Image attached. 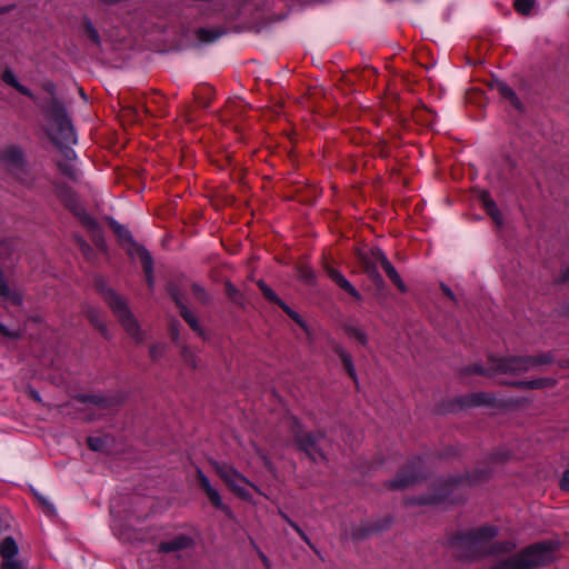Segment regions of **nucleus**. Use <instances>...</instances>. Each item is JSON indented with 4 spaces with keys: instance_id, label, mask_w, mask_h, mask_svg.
Here are the masks:
<instances>
[{
    "instance_id": "1",
    "label": "nucleus",
    "mask_w": 569,
    "mask_h": 569,
    "mask_svg": "<svg viewBox=\"0 0 569 569\" xmlns=\"http://www.w3.org/2000/svg\"><path fill=\"white\" fill-rule=\"evenodd\" d=\"M552 361L549 355L515 357L493 360L489 368L479 365H472L465 369L466 373H478L482 376H497L500 373H522L532 369L540 368Z\"/></svg>"
},
{
    "instance_id": "2",
    "label": "nucleus",
    "mask_w": 569,
    "mask_h": 569,
    "mask_svg": "<svg viewBox=\"0 0 569 569\" xmlns=\"http://www.w3.org/2000/svg\"><path fill=\"white\" fill-rule=\"evenodd\" d=\"M359 257L365 266L366 272L377 286H382V278L378 272V267L380 266L400 291L405 292L407 290L399 273L380 249L376 248L361 251L359 252Z\"/></svg>"
},
{
    "instance_id": "3",
    "label": "nucleus",
    "mask_w": 569,
    "mask_h": 569,
    "mask_svg": "<svg viewBox=\"0 0 569 569\" xmlns=\"http://www.w3.org/2000/svg\"><path fill=\"white\" fill-rule=\"evenodd\" d=\"M49 134L58 146H68L76 142V133L64 108L53 102L49 110Z\"/></svg>"
},
{
    "instance_id": "4",
    "label": "nucleus",
    "mask_w": 569,
    "mask_h": 569,
    "mask_svg": "<svg viewBox=\"0 0 569 569\" xmlns=\"http://www.w3.org/2000/svg\"><path fill=\"white\" fill-rule=\"evenodd\" d=\"M104 299L109 307L114 312L126 332L137 342L144 339V332L140 329L138 320L132 312L128 309L126 302L113 290L108 289L104 292Z\"/></svg>"
},
{
    "instance_id": "5",
    "label": "nucleus",
    "mask_w": 569,
    "mask_h": 569,
    "mask_svg": "<svg viewBox=\"0 0 569 569\" xmlns=\"http://www.w3.org/2000/svg\"><path fill=\"white\" fill-rule=\"evenodd\" d=\"M216 473L224 481L231 491L243 500L250 501L251 495L247 487H252L256 491L260 492L259 488L251 483L237 469L228 465L213 462Z\"/></svg>"
},
{
    "instance_id": "6",
    "label": "nucleus",
    "mask_w": 569,
    "mask_h": 569,
    "mask_svg": "<svg viewBox=\"0 0 569 569\" xmlns=\"http://www.w3.org/2000/svg\"><path fill=\"white\" fill-rule=\"evenodd\" d=\"M295 439L300 447L313 461L318 462L325 459L323 452L318 447L319 440L323 437L322 433H308L303 432L301 426L293 420Z\"/></svg>"
},
{
    "instance_id": "7",
    "label": "nucleus",
    "mask_w": 569,
    "mask_h": 569,
    "mask_svg": "<svg viewBox=\"0 0 569 569\" xmlns=\"http://www.w3.org/2000/svg\"><path fill=\"white\" fill-rule=\"evenodd\" d=\"M197 478L200 489L206 493L207 498L212 503V506L222 511L226 516L231 518V508L223 502L219 490L212 486L209 478L201 470L197 471Z\"/></svg>"
},
{
    "instance_id": "8",
    "label": "nucleus",
    "mask_w": 569,
    "mask_h": 569,
    "mask_svg": "<svg viewBox=\"0 0 569 569\" xmlns=\"http://www.w3.org/2000/svg\"><path fill=\"white\" fill-rule=\"evenodd\" d=\"M132 248H129L128 251L131 256L136 254L141 263H142V267H143V270H144V273H146V278H147V281H148V284L149 287H152L153 286V280H152V259H151V256L149 254V252L137 246V244H131Z\"/></svg>"
},
{
    "instance_id": "9",
    "label": "nucleus",
    "mask_w": 569,
    "mask_h": 569,
    "mask_svg": "<svg viewBox=\"0 0 569 569\" xmlns=\"http://www.w3.org/2000/svg\"><path fill=\"white\" fill-rule=\"evenodd\" d=\"M478 197L479 201L481 202L488 214L496 222V224L501 226L503 223L502 213L497 208V204L491 199L490 194L487 191H480Z\"/></svg>"
},
{
    "instance_id": "10",
    "label": "nucleus",
    "mask_w": 569,
    "mask_h": 569,
    "mask_svg": "<svg viewBox=\"0 0 569 569\" xmlns=\"http://www.w3.org/2000/svg\"><path fill=\"white\" fill-rule=\"evenodd\" d=\"M326 271L328 276L346 292H348L350 296L356 298L357 300L360 299V295L357 291V289L345 278L342 273H340L338 270L331 267H327Z\"/></svg>"
},
{
    "instance_id": "11",
    "label": "nucleus",
    "mask_w": 569,
    "mask_h": 569,
    "mask_svg": "<svg viewBox=\"0 0 569 569\" xmlns=\"http://www.w3.org/2000/svg\"><path fill=\"white\" fill-rule=\"evenodd\" d=\"M63 156V160H58V167L59 169L68 177L74 178L77 173L76 168V153L70 149H64L61 151Z\"/></svg>"
},
{
    "instance_id": "12",
    "label": "nucleus",
    "mask_w": 569,
    "mask_h": 569,
    "mask_svg": "<svg viewBox=\"0 0 569 569\" xmlns=\"http://www.w3.org/2000/svg\"><path fill=\"white\" fill-rule=\"evenodd\" d=\"M1 78L6 84L14 88L21 94L27 96V97H32V92L27 87H24L23 84H21L19 82L18 78L16 77V74L12 70L6 69L2 72Z\"/></svg>"
},
{
    "instance_id": "13",
    "label": "nucleus",
    "mask_w": 569,
    "mask_h": 569,
    "mask_svg": "<svg viewBox=\"0 0 569 569\" xmlns=\"http://www.w3.org/2000/svg\"><path fill=\"white\" fill-rule=\"evenodd\" d=\"M200 542V536L197 530H189L180 535V551H190Z\"/></svg>"
},
{
    "instance_id": "14",
    "label": "nucleus",
    "mask_w": 569,
    "mask_h": 569,
    "mask_svg": "<svg viewBox=\"0 0 569 569\" xmlns=\"http://www.w3.org/2000/svg\"><path fill=\"white\" fill-rule=\"evenodd\" d=\"M18 553V546L16 541L8 537L0 543V555L2 560L13 559Z\"/></svg>"
},
{
    "instance_id": "15",
    "label": "nucleus",
    "mask_w": 569,
    "mask_h": 569,
    "mask_svg": "<svg viewBox=\"0 0 569 569\" xmlns=\"http://www.w3.org/2000/svg\"><path fill=\"white\" fill-rule=\"evenodd\" d=\"M336 352H337L338 357L340 358V360H341L345 369L349 373V376L351 378H356V369H355V366L352 362L351 355L341 347H337Z\"/></svg>"
},
{
    "instance_id": "16",
    "label": "nucleus",
    "mask_w": 569,
    "mask_h": 569,
    "mask_svg": "<svg viewBox=\"0 0 569 569\" xmlns=\"http://www.w3.org/2000/svg\"><path fill=\"white\" fill-rule=\"evenodd\" d=\"M555 383L553 379L545 378V379H533V380H527V381H520L516 385L523 389H540L545 387L552 386Z\"/></svg>"
},
{
    "instance_id": "17",
    "label": "nucleus",
    "mask_w": 569,
    "mask_h": 569,
    "mask_svg": "<svg viewBox=\"0 0 569 569\" xmlns=\"http://www.w3.org/2000/svg\"><path fill=\"white\" fill-rule=\"evenodd\" d=\"M346 332L349 338L353 339L355 341L359 342L362 346H366L368 342V337L365 330H362L359 327L350 326L346 328Z\"/></svg>"
},
{
    "instance_id": "18",
    "label": "nucleus",
    "mask_w": 569,
    "mask_h": 569,
    "mask_svg": "<svg viewBox=\"0 0 569 569\" xmlns=\"http://www.w3.org/2000/svg\"><path fill=\"white\" fill-rule=\"evenodd\" d=\"M498 90H499L500 94H501L505 99L509 100V101H510V103H511L515 108H517V109H521V104H520V102H519V100H518V98H517V96H516L515 91H513L510 87H508V86H507V84H505V83H500V84L498 86Z\"/></svg>"
},
{
    "instance_id": "19",
    "label": "nucleus",
    "mask_w": 569,
    "mask_h": 569,
    "mask_svg": "<svg viewBox=\"0 0 569 569\" xmlns=\"http://www.w3.org/2000/svg\"><path fill=\"white\" fill-rule=\"evenodd\" d=\"M493 401V397L489 393H475L468 399V405L470 406H485L491 405Z\"/></svg>"
},
{
    "instance_id": "20",
    "label": "nucleus",
    "mask_w": 569,
    "mask_h": 569,
    "mask_svg": "<svg viewBox=\"0 0 569 569\" xmlns=\"http://www.w3.org/2000/svg\"><path fill=\"white\" fill-rule=\"evenodd\" d=\"M180 316L183 317V319L192 330H194L199 335H202L201 327L192 312L184 310L180 307Z\"/></svg>"
},
{
    "instance_id": "21",
    "label": "nucleus",
    "mask_w": 569,
    "mask_h": 569,
    "mask_svg": "<svg viewBox=\"0 0 569 569\" xmlns=\"http://www.w3.org/2000/svg\"><path fill=\"white\" fill-rule=\"evenodd\" d=\"M226 293L230 300L237 305H243L242 293L229 281L224 283Z\"/></svg>"
},
{
    "instance_id": "22",
    "label": "nucleus",
    "mask_w": 569,
    "mask_h": 569,
    "mask_svg": "<svg viewBox=\"0 0 569 569\" xmlns=\"http://www.w3.org/2000/svg\"><path fill=\"white\" fill-rule=\"evenodd\" d=\"M535 6L536 0H515V9L520 14H529Z\"/></svg>"
},
{
    "instance_id": "23",
    "label": "nucleus",
    "mask_w": 569,
    "mask_h": 569,
    "mask_svg": "<svg viewBox=\"0 0 569 569\" xmlns=\"http://www.w3.org/2000/svg\"><path fill=\"white\" fill-rule=\"evenodd\" d=\"M416 481V477H405L403 475L398 476L391 483L392 488L403 489L412 485Z\"/></svg>"
},
{
    "instance_id": "24",
    "label": "nucleus",
    "mask_w": 569,
    "mask_h": 569,
    "mask_svg": "<svg viewBox=\"0 0 569 569\" xmlns=\"http://www.w3.org/2000/svg\"><path fill=\"white\" fill-rule=\"evenodd\" d=\"M111 227L122 241L131 243V234L123 226L119 224L118 222H112Z\"/></svg>"
},
{
    "instance_id": "25",
    "label": "nucleus",
    "mask_w": 569,
    "mask_h": 569,
    "mask_svg": "<svg viewBox=\"0 0 569 569\" xmlns=\"http://www.w3.org/2000/svg\"><path fill=\"white\" fill-rule=\"evenodd\" d=\"M180 360H183V362L189 366L190 368H196L197 361L193 352H191L188 349H181L180 348Z\"/></svg>"
},
{
    "instance_id": "26",
    "label": "nucleus",
    "mask_w": 569,
    "mask_h": 569,
    "mask_svg": "<svg viewBox=\"0 0 569 569\" xmlns=\"http://www.w3.org/2000/svg\"><path fill=\"white\" fill-rule=\"evenodd\" d=\"M258 286L259 288L261 289L263 296L269 300V301H272L274 303H277L280 298L272 291L271 288H269L263 281H259L258 282Z\"/></svg>"
},
{
    "instance_id": "27",
    "label": "nucleus",
    "mask_w": 569,
    "mask_h": 569,
    "mask_svg": "<svg viewBox=\"0 0 569 569\" xmlns=\"http://www.w3.org/2000/svg\"><path fill=\"white\" fill-rule=\"evenodd\" d=\"M281 517L296 530V532L308 543L310 545V539L305 533V531L295 522L292 521L286 513L281 512Z\"/></svg>"
},
{
    "instance_id": "28",
    "label": "nucleus",
    "mask_w": 569,
    "mask_h": 569,
    "mask_svg": "<svg viewBox=\"0 0 569 569\" xmlns=\"http://www.w3.org/2000/svg\"><path fill=\"white\" fill-rule=\"evenodd\" d=\"M84 32L89 39H91L94 43H99V34L94 29L91 22H87L84 24Z\"/></svg>"
},
{
    "instance_id": "29",
    "label": "nucleus",
    "mask_w": 569,
    "mask_h": 569,
    "mask_svg": "<svg viewBox=\"0 0 569 569\" xmlns=\"http://www.w3.org/2000/svg\"><path fill=\"white\" fill-rule=\"evenodd\" d=\"M0 569H24L22 563L16 558L2 560Z\"/></svg>"
},
{
    "instance_id": "30",
    "label": "nucleus",
    "mask_w": 569,
    "mask_h": 569,
    "mask_svg": "<svg viewBox=\"0 0 569 569\" xmlns=\"http://www.w3.org/2000/svg\"><path fill=\"white\" fill-rule=\"evenodd\" d=\"M299 278L308 283L315 279V273L310 268L303 267L299 270Z\"/></svg>"
},
{
    "instance_id": "31",
    "label": "nucleus",
    "mask_w": 569,
    "mask_h": 569,
    "mask_svg": "<svg viewBox=\"0 0 569 569\" xmlns=\"http://www.w3.org/2000/svg\"><path fill=\"white\" fill-rule=\"evenodd\" d=\"M10 253V247L6 242L0 241V263L4 262Z\"/></svg>"
},
{
    "instance_id": "32",
    "label": "nucleus",
    "mask_w": 569,
    "mask_h": 569,
    "mask_svg": "<svg viewBox=\"0 0 569 569\" xmlns=\"http://www.w3.org/2000/svg\"><path fill=\"white\" fill-rule=\"evenodd\" d=\"M88 317H89L90 321L93 322L97 327H99L100 329L103 328V323H102L101 317L99 316L98 312L90 311L88 313Z\"/></svg>"
},
{
    "instance_id": "33",
    "label": "nucleus",
    "mask_w": 569,
    "mask_h": 569,
    "mask_svg": "<svg viewBox=\"0 0 569 569\" xmlns=\"http://www.w3.org/2000/svg\"><path fill=\"white\" fill-rule=\"evenodd\" d=\"M199 36L202 41H212L217 38V34H212L207 30H200Z\"/></svg>"
},
{
    "instance_id": "34",
    "label": "nucleus",
    "mask_w": 569,
    "mask_h": 569,
    "mask_svg": "<svg viewBox=\"0 0 569 569\" xmlns=\"http://www.w3.org/2000/svg\"><path fill=\"white\" fill-rule=\"evenodd\" d=\"M560 485L563 490L569 491V469L565 471Z\"/></svg>"
},
{
    "instance_id": "35",
    "label": "nucleus",
    "mask_w": 569,
    "mask_h": 569,
    "mask_svg": "<svg viewBox=\"0 0 569 569\" xmlns=\"http://www.w3.org/2000/svg\"><path fill=\"white\" fill-rule=\"evenodd\" d=\"M0 333H2L3 336H7V337H10V338H18L19 337V333L18 332H13V331H9L4 326H2L0 323Z\"/></svg>"
},
{
    "instance_id": "36",
    "label": "nucleus",
    "mask_w": 569,
    "mask_h": 569,
    "mask_svg": "<svg viewBox=\"0 0 569 569\" xmlns=\"http://www.w3.org/2000/svg\"><path fill=\"white\" fill-rule=\"evenodd\" d=\"M88 443H89V447L93 450H99L100 449V440L99 439H94V438H89L88 440Z\"/></svg>"
},
{
    "instance_id": "37",
    "label": "nucleus",
    "mask_w": 569,
    "mask_h": 569,
    "mask_svg": "<svg viewBox=\"0 0 569 569\" xmlns=\"http://www.w3.org/2000/svg\"><path fill=\"white\" fill-rule=\"evenodd\" d=\"M515 548V545L511 542L506 543L501 549L498 551H511Z\"/></svg>"
},
{
    "instance_id": "38",
    "label": "nucleus",
    "mask_w": 569,
    "mask_h": 569,
    "mask_svg": "<svg viewBox=\"0 0 569 569\" xmlns=\"http://www.w3.org/2000/svg\"><path fill=\"white\" fill-rule=\"evenodd\" d=\"M277 303L287 312V315L292 310L281 299Z\"/></svg>"
},
{
    "instance_id": "39",
    "label": "nucleus",
    "mask_w": 569,
    "mask_h": 569,
    "mask_svg": "<svg viewBox=\"0 0 569 569\" xmlns=\"http://www.w3.org/2000/svg\"><path fill=\"white\" fill-rule=\"evenodd\" d=\"M277 303L287 312V315L292 310L281 299Z\"/></svg>"
},
{
    "instance_id": "40",
    "label": "nucleus",
    "mask_w": 569,
    "mask_h": 569,
    "mask_svg": "<svg viewBox=\"0 0 569 569\" xmlns=\"http://www.w3.org/2000/svg\"><path fill=\"white\" fill-rule=\"evenodd\" d=\"M194 291H196V295L199 297V299H204V293L203 291L201 290V288L194 286Z\"/></svg>"
},
{
    "instance_id": "41",
    "label": "nucleus",
    "mask_w": 569,
    "mask_h": 569,
    "mask_svg": "<svg viewBox=\"0 0 569 569\" xmlns=\"http://www.w3.org/2000/svg\"><path fill=\"white\" fill-rule=\"evenodd\" d=\"M295 321L303 329H306V323L305 321L302 320V318L300 316H298Z\"/></svg>"
},
{
    "instance_id": "42",
    "label": "nucleus",
    "mask_w": 569,
    "mask_h": 569,
    "mask_svg": "<svg viewBox=\"0 0 569 569\" xmlns=\"http://www.w3.org/2000/svg\"><path fill=\"white\" fill-rule=\"evenodd\" d=\"M41 501H42V503H43L44 506H47V508H48V510H49V511H53V506H52V505H50L46 499H42Z\"/></svg>"
},
{
    "instance_id": "43",
    "label": "nucleus",
    "mask_w": 569,
    "mask_h": 569,
    "mask_svg": "<svg viewBox=\"0 0 569 569\" xmlns=\"http://www.w3.org/2000/svg\"><path fill=\"white\" fill-rule=\"evenodd\" d=\"M562 279L569 280V267L563 271Z\"/></svg>"
},
{
    "instance_id": "44",
    "label": "nucleus",
    "mask_w": 569,
    "mask_h": 569,
    "mask_svg": "<svg viewBox=\"0 0 569 569\" xmlns=\"http://www.w3.org/2000/svg\"><path fill=\"white\" fill-rule=\"evenodd\" d=\"M288 316H289L292 320H295L299 315H298L296 311L291 310V311L288 313Z\"/></svg>"
},
{
    "instance_id": "45",
    "label": "nucleus",
    "mask_w": 569,
    "mask_h": 569,
    "mask_svg": "<svg viewBox=\"0 0 569 569\" xmlns=\"http://www.w3.org/2000/svg\"><path fill=\"white\" fill-rule=\"evenodd\" d=\"M288 316H289L292 320H295L299 315H298L296 311L291 310V311L288 313Z\"/></svg>"
},
{
    "instance_id": "46",
    "label": "nucleus",
    "mask_w": 569,
    "mask_h": 569,
    "mask_svg": "<svg viewBox=\"0 0 569 569\" xmlns=\"http://www.w3.org/2000/svg\"><path fill=\"white\" fill-rule=\"evenodd\" d=\"M261 559H262V561H263L264 563H268V559H267V557H266L263 553H261Z\"/></svg>"
},
{
    "instance_id": "47",
    "label": "nucleus",
    "mask_w": 569,
    "mask_h": 569,
    "mask_svg": "<svg viewBox=\"0 0 569 569\" xmlns=\"http://www.w3.org/2000/svg\"><path fill=\"white\" fill-rule=\"evenodd\" d=\"M13 154H14L18 159H20V153H19L18 151H13Z\"/></svg>"
}]
</instances>
